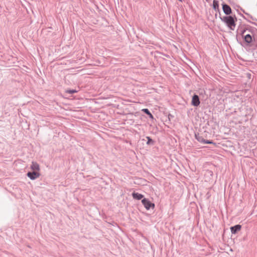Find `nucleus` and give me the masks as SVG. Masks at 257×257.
Segmentation results:
<instances>
[{"mask_svg":"<svg viewBox=\"0 0 257 257\" xmlns=\"http://www.w3.org/2000/svg\"><path fill=\"white\" fill-rule=\"evenodd\" d=\"M221 20L224 22L228 28L231 30H234L235 27V22L237 21V18L235 16H226L223 17H220Z\"/></svg>","mask_w":257,"mask_h":257,"instance_id":"1","label":"nucleus"},{"mask_svg":"<svg viewBox=\"0 0 257 257\" xmlns=\"http://www.w3.org/2000/svg\"><path fill=\"white\" fill-rule=\"evenodd\" d=\"M142 203L147 210L155 207V204L152 203L148 199L144 198L142 200Z\"/></svg>","mask_w":257,"mask_h":257,"instance_id":"2","label":"nucleus"},{"mask_svg":"<svg viewBox=\"0 0 257 257\" xmlns=\"http://www.w3.org/2000/svg\"><path fill=\"white\" fill-rule=\"evenodd\" d=\"M244 41L245 43V46L250 47L251 46V43L253 42V40L254 39V37L251 36L250 34H246L243 37Z\"/></svg>","mask_w":257,"mask_h":257,"instance_id":"3","label":"nucleus"},{"mask_svg":"<svg viewBox=\"0 0 257 257\" xmlns=\"http://www.w3.org/2000/svg\"><path fill=\"white\" fill-rule=\"evenodd\" d=\"M40 176V174L38 171H31L27 173V176L32 180L36 179Z\"/></svg>","mask_w":257,"mask_h":257,"instance_id":"4","label":"nucleus"},{"mask_svg":"<svg viewBox=\"0 0 257 257\" xmlns=\"http://www.w3.org/2000/svg\"><path fill=\"white\" fill-rule=\"evenodd\" d=\"M222 10L226 15H229L232 13V10L229 6L226 4H222Z\"/></svg>","mask_w":257,"mask_h":257,"instance_id":"5","label":"nucleus"},{"mask_svg":"<svg viewBox=\"0 0 257 257\" xmlns=\"http://www.w3.org/2000/svg\"><path fill=\"white\" fill-rule=\"evenodd\" d=\"M200 103V101L199 96L196 94H194L192 96L191 104L194 106H198L199 105Z\"/></svg>","mask_w":257,"mask_h":257,"instance_id":"6","label":"nucleus"},{"mask_svg":"<svg viewBox=\"0 0 257 257\" xmlns=\"http://www.w3.org/2000/svg\"><path fill=\"white\" fill-rule=\"evenodd\" d=\"M241 228V225L240 224H236L234 226H231L230 227L231 232L232 234L236 233L238 231H239Z\"/></svg>","mask_w":257,"mask_h":257,"instance_id":"7","label":"nucleus"},{"mask_svg":"<svg viewBox=\"0 0 257 257\" xmlns=\"http://www.w3.org/2000/svg\"><path fill=\"white\" fill-rule=\"evenodd\" d=\"M31 169L34 171H39L40 169L39 165L35 162H32L30 167Z\"/></svg>","mask_w":257,"mask_h":257,"instance_id":"8","label":"nucleus"},{"mask_svg":"<svg viewBox=\"0 0 257 257\" xmlns=\"http://www.w3.org/2000/svg\"><path fill=\"white\" fill-rule=\"evenodd\" d=\"M132 196L133 197V198L135 199H137V200H141V199H143V198L144 197V195L140 194V193H139L138 192L136 193V192H134L132 194Z\"/></svg>","mask_w":257,"mask_h":257,"instance_id":"9","label":"nucleus"},{"mask_svg":"<svg viewBox=\"0 0 257 257\" xmlns=\"http://www.w3.org/2000/svg\"><path fill=\"white\" fill-rule=\"evenodd\" d=\"M212 8L215 11L219 12V3L217 0H213Z\"/></svg>","mask_w":257,"mask_h":257,"instance_id":"10","label":"nucleus"},{"mask_svg":"<svg viewBox=\"0 0 257 257\" xmlns=\"http://www.w3.org/2000/svg\"><path fill=\"white\" fill-rule=\"evenodd\" d=\"M195 139L199 142L204 144V142L205 140L203 138V137L199 135V134H195Z\"/></svg>","mask_w":257,"mask_h":257,"instance_id":"11","label":"nucleus"},{"mask_svg":"<svg viewBox=\"0 0 257 257\" xmlns=\"http://www.w3.org/2000/svg\"><path fill=\"white\" fill-rule=\"evenodd\" d=\"M142 111L145 113L147 114L149 116L150 118H153V115H152V114L151 113V112L150 111V110L148 108L143 109Z\"/></svg>","mask_w":257,"mask_h":257,"instance_id":"12","label":"nucleus"},{"mask_svg":"<svg viewBox=\"0 0 257 257\" xmlns=\"http://www.w3.org/2000/svg\"><path fill=\"white\" fill-rule=\"evenodd\" d=\"M147 139V144L148 145H154L155 144V141L152 140L151 137H146Z\"/></svg>","mask_w":257,"mask_h":257,"instance_id":"13","label":"nucleus"},{"mask_svg":"<svg viewBox=\"0 0 257 257\" xmlns=\"http://www.w3.org/2000/svg\"><path fill=\"white\" fill-rule=\"evenodd\" d=\"M77 92V91L75 89H68V90H66V92L69 93V94H73V93H76Z\"/></svg>","mask_w":257,"mask_h":257,"instance_id":"14","label":"nucleus"},{"mask_svg":"<svg viewBox=\"0 0 257 257\" xmlns=\"http://www.w3.org/2000/svg\"><path fill=\"white\" fill-rule=\"evenodd\" d=\"M246 29H247V31L250 32L251 33H253V32H254V30L257 31V30L256 29L251 28V27L249 28H246Z\"/></svg>","mask_w":257,"mask_h":257,"instance_id":"15","label":"nucleus"},{"mask_svg":"<svg viewBox=\"0 0 257 257\" xmlns=\"http://www.w3.org/2000/svg\"><path fill=\"white\" fill-rule=\"evenodd\" d=\"M204 144H215L211 140H206L204 142Z\"/></svg>","mask_w":257,"mask_h":257,"instance_id":"16","label":"nucleus"},{"mask_svg":"<svg viewBox=\"0 0 257 257\" xmlns=\"http://www.w3.org/2000/svg\"><path fill=\"white\" fill-rule=\"evenodd\" d=\"M246 31H247V29L245 28V29H244L243 30H242L241 31V33H240V35H242L243 37V34H244V33L246 32Z\"/></svg>","mask_w":257,"mask_h":257,"instance_id":"17","label":"nucleus"},{"mask_svg":"<svg viewBox=\"0 0 257 257\" xmlns=\"http://www.w3.org/2000/svg\"><path fill=\"white\" fill-rule=\"evenodd\" d=\"M257 49V44L251 49V51H255Z\"/></svg>","mask_w":257,"mask_h":257,"instance_id":"18","label":"nucleus"},{"mask_svg":"<svg viewBox=\"0 0 257 257\" xmlns=\"http://www.w3.org/2000/svg\"><path fill=\"white\" fill-rule=\"evenodd\" d=\"M171 116H173L172 115H171L170 114H169V118L171 117Z\"/></svg>","mask_w":257,"mask_h":257,"instance_id":"19","label":"nucleus"},{"mask_svg":"<svg viewBox=\"0 0 257 257\" xmlns=\"http://www.w3.org/2000/svg\"><path fill=\"white\" fill-rule=\"evenodd\" d=\"M171 116H173L172 115H171L170 114H169V118L171 117Z\"/></svg>","mask_w":257,"mask_h":257,"instance_id":"20","label":"nucleus"},{"mask_svg":"<svg viewBox=\"0 0 257 257\" xmlns=\"http://www.w3.org/2000/svg\"><path fill=\"white\" fill-rule=\"evenodd\" d=\"M179 1H180V2H181V1H182V0H179Z\"/></svg>","mask_w":257,"mask_h":257,"instance_id":"21","label":"nucleus"}]
</instances>
